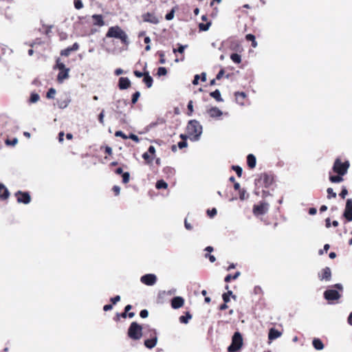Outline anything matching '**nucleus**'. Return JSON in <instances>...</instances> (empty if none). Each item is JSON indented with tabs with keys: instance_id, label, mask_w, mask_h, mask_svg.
Masks as SVG:
<instances>
[{
	"instance_id": "f257e3e1",
	"label": "nucleus",
	"mask_w": 352,
	"mask_h": 352,
	"mask_svg": "<svg viewBox=\"0 0 352 352\" xmlns=\"http://www.w3.org/2000/svg\"><path fill=\"white\" fill-rule=\"evenodd\" d=\"M186 131L190 140L198 141L202 134L203 127L197 120H191L188 122Z\"/></svg>"
},
{
	"instance_id": "f03ea898",
	"label": "nucleus",
	"mask_w": 352,
	"mask_h": 352,
	"mask_svg": "<svg viewBox=\"0 0 352 352\" xmlns=\"http://www.w3.org/2000/svg\"><path fill=\"white\" fill-rule=\"evenodd\" d=\"M107 37L119 38L124 43H128L127 34L118 25L111 27L107 34Z\"/></svg>"
},
{
	"instance_id": "7ed1b4c3",
	"label": "nucleus",
	"mask_w": 352,
	"mask_h": 352,
	"mask_svg": "<svg viewBox=\"0 0 352 352\" xmlns=\"http://www.w3.org/2000/svg\"><path fill=\"white\" fill-rule=\"evenodd\" d=\"M128 336L133 340H140L142 336V326L136 322H133L128 329Z\"/></svg>"
},
{
	"instance_id": "20e7f679",
	"label": "nucleus",
	"mask_w": 352,
	"mask_h": 352,
	"mask_svg": "<svg viewBox=\"0 0 352 352\" xmlns=\"http://www.w3.org/2000/svg\"><path fill=\"white\" fill-rule=\"evenodd\" d=\"M243 345V338L239 332H235L232 336V343L228 346V352H236Z\"/></svg>"
},
{
	"instance_id": "39448f33",
	"label": "nucleus",
	"mask_w": 352,
	"mask_h": 352,
	"mask_svg": "<svg viewBox=\"0 0 352 352\" xmlns=\"http://www.w3.org/2000/svg\"><path fill=\"white\" fill-rule=\"evenodd\" d=\"M349 167V162L346 161L344 162H342L341 160L338 158L336 160L333 170L335 173H338L340 175H344L347 173V170Z\"/></svg>"
},
{
	"instance_id": "423d86ee",
	"label": "nucleus",
	"mask_w": 352,
	"mask_h": 352,
	"mask_svg": "<svg viewBox=\"0 0 352 352\" xmlns=\"http://www.w3.org/2000/svg\"><path fill=\"white\" fill-rule=\"evenodd\" d=\"M15 196L19 203L28 204L31 201L30 195L27 192H21L19 190L15 193Z\"/></svg>"
},
{
	"instance_id": "0eeeda50",
	"label": "nucleus",
	"mask_w": 352,
	"mask_h": 352,
	"mask_svg": "<svg viewBox=\"0 0 352 352\" xmlns=\"http://www.w3.org/2000/svg\"><path fill=\"white\" fill-rule=\"evenodd\" d=\"M141 282L146 285L152 286L155 284L157 280V277L153 274H148L144 275L140 278Z\"/></svg>"
},
{
	"instance_id": "6e6552de",
	"label": "nucleus",
	"mask_w": 352,
	"mask_h": 352,
	"mask_svg": "<svg viewBox=\"0 0 352 352\" xmlns=\"http://www.w3.org/2000/svg\"><path fill=\"white\" fill-rule=\"evenodd\" d=\"M269 205L267 203H261L260 205L254 206L253 212L255 215L265 214L268 210Z\"/></svg>"
},
{
	"instance_id": "1a4fd4ad",
	"label": "nucleus",
	"mask_w": 352,
	"mask_h": 352,
	"mask_svg": "<svg viewBox=\"0 0 352 352\" xmlns=\"http://www.w3.org/2000/svg\"><path fill=\"white\" fill-rule=\"evenodd\" d=\"M343 215L346 219V220L348 221H352V199H347Z\"/></svg>"
},
{
	"instance_id": "9d476101",
	"label": "nucleus",
	"mask_w": 352,
	"mask_h": 352,
	"mask_svg": "<svg viewBox=\"0 0 352 352\" xmlns=\"http://www.w3.org/2000/svg\"><path fill=\"white\" fill-rule=\"evenodd\" d=\"M324 296L327 300H338L340 298V294L337 290L327 289L324 293Z\"/></svg>"
},
{
	"instance_id": "9b49d317",
	"label": "nucleus",
	"mask_w": 352,
	"mask_h": 352,
	"mask_svg": "<svg viewBox=\"0 0 352 352\" xmlns=\"http://www.w3.org/2000/svg\"><path fill=\"white\" fill-rule=\"evenodd\" d=\"M207 113L212 118H219L223 113L219 108L216 107L208 109Z\"/></svg>"
},
{
	"instance_id": "f8f14e48",
	"label": "nucleus",
	"mask_w": 352,
	"mask_h": 352,
	"mask_svg": "<svg viewBox=\"0 0 352 352\" xmlns=\"http://www.w3.org/2000/svg\"><path fill=\"white\" fill-rule=\"evenodd\" d=\"M318 275L321 280H325L329 281L331 280V269L329 267H326L322 270L321 273H319Z\"/></svg>"
},
{
	"instance_id": "ddd939ff",
	"label": "nucleus",
	"mask_w": 352,
	"mask_h": 352,
	"mask_svg": "<svg viewBox=\"0 0 352 352\" xmlns=\"http://www.w3.org/2000/svg\"><path fill=\"white\" fill-rule=\"evenodd\" d=\"M184 304V300L180 296L174 297L171 300V306L173 309H179Z\"/></svg>"
},
{
	"instance_id": "4468645a",
	"label": "nucleus",
	"mask_w": 352,
	"mask_h": 352,
	"mask_svg": "<svg viewBox=\"0 0 352 352\" xmlns=\"http://www.w3.org/2000/svg\"><path fill=\"white\" fill-rule=\"evenodd\" d=\"M10 196V192L5 185L0 183V199L6 200Z\"/></svg>"
},
{
	"instance_id": "2eb2a0df",
	"label": "nucleus",
	"mask_w": 352,
	"mask_h": 352,
	"mask_svg": "<svg viewBox=\"0 0 352 352\" xmlns=\"http://www.w3.org/2000/svg\"><path fill=\"white\" fill-rule=\"evenodd\" d=\"M69 69L60 70L58 74L57 80L58 82L62 83L65 79L69 78Z\"/></svg>"
},
{
	"instance_id": "dca6fc26",
	"label": "nucleus",
	"mask_w": 352,
	"mask_h": 352,
	"mask_svg": "<svg viewBox=\"0 0 352 352\" xmlns=\"http://www.w3.org/2000/svg\"><path fill=\"white\" fill-rule=\"evenodd\" d=\"M131 85V82L128 78L121 77L119 79V88L120 89H126Z\"/></svg>"
},
{
	"instance_id": "f3484780",
	"label": "nucleus",
	"mask_w": 352,
	"mask_h": 352,
	"mask_svg": "<svg viewBox=\"0 0 352 352\" xmlns=\"http://www.w3.org/2000/svg\"><path fill=\"white\" fill-rule=\"evenodd\" d=\"M78 48L79 45L77 43H75L72 47H67V49L63 50L60 54L62 56H68L71 52L76 51L78 50Z\"/></svg>"
},
{
	"instance_id": "a211bd4d",
	"label": "nucleus",
	"mask_w": 352,
	"mask_h": 352,
	"mask_svg": "<svg viewBox=\"0 0 352 352\" xmlns=\"http://www.w3.org/2000/svg\"><path fill=\"white\" fill-rule=\"evenodd\" d=\"M157 342V336H155L154 338L151 339H147L144 341V345L148 349H153L155 346Z\"/></svg>"
},
{
	"instance_id": "6ab92c4d",
	"label": "nucleus",
	"mask_w": 352,
	"mask_h": 352,
	"mask_svg": "<svg viewBox=\"0 0 352 352\" xmlns=\"http://www.w3.org/2000/svg\"><path fill=\"white\" fill-rule=\"evenodd\" d=\"M92 19L94 20V25L98 26H103L104 25V22L103 21L102 15L94 14L92 16Z\"/></svg>"
},
{
	"instance_id": "aec40b11",
	"label": "nucleus",
	"mask_w": 352,
	"mask_h": 352,
	"mask_svg": "<svg viewBox=\"0 0 352 352\" xmlns=\"http://www.w3.org/2000/svg\"><path fill=\"white\" fill-rule=\"evenodd\" d=\"M247 162L250 168H253L256 166V160L253 154H249L248 155Z\"/></svg>"
},
{
	"instance_id": "412c9836",
	"label": "nucleus",
	"mask_w": 352,
	"mask_h": 352,
	"mask_svg": "<svg viewBox=\"0 0 352 352\" xmlns=\"http://www.w3.org/2000/svg\"><path fill=\"white\" fill-rule=\"evenodd\" d=\"M144 21L150 22L153 24H156L158 23V19H157V17L149 13H147L144 16Z\"/></svg>"
},
{
	"instance_id": "4be33fe9",
	"label": "nucleus",
	"mask_w": 352,
	"mask_h": 352,
	"mask_svg": "<svg viewBox=\"0 0 352 352\" xmlns=\"http://www.w3.org/2000/svg\"><path fill=\"white\" fill-rule=\"evenodd\" d=\"M281 333L274 329H271L268 334V338L271 340L280 337Z\"/></svg>"
},
{
	"instance_id": "5701e85b",
	"label": "nucleus",
	"mask_w": 352,
	"mask_h": 352,
	"mask_svg": "<svg viewBox=\"0 0 352 352\" xmlns=\"http://www.w3.org/2000/svg\"><path fill=\"white\" fill-rule=\"evenodd\" d=\"M144 82L146 85V86L150 88L153 85V78L149 75L148 72L144 73V76L143 79Z\"/></svg>"
},
{
	"instance_id": "b1692460",
	"label": "nucleus",
	"mask_w": 352,
	"mask_h": 352,
	"mask_svg": "<svg viewBox=\"0 0 352 352\" xmlns=\"http://www.w3.org/2000/svg\"><path fill=\"white\" fill-rule=\"evenodd\" d=\"M210 96L213 98L214 99H215L218 102H223V98H221V92L219 89H216L215 91L211 92L210 94Z\"/></svg>"
},
{
	"instance_id": "393cba45",
	"label": "nucleus",
	"mask_w": 352,
	"mask_h": 352,
	"mask_svg": "<svg viewBox=\"0 0 352 352\" xmlns=\"http://www.w3.org/2000/svg\"><path fill=\"white\" fill-rule=\"evenodd\" d=\"M313 346L316 350H322L324 348V344L322 341L318 338H315L313 340Z\"/></svg>"
},
{
	"instance_id": "a878e982",
	"label": "nucleus",
	"mask_w": 352,
	"mask_h": 352,
	"mask_svg": "<svg viewBox=\"0 0 352 352\" xmlns=\"http://www.w3.org/2000/svg\"><path fill=\"white\" fill-rule=\"evenodd\" d=\"M191 318L192 316L188 312H187L185 316H180L179 320L180 322L187 324L188 322V320L191 319Z\"/></svg>"
},
{
	"instance_id": "bb28decb",
	"label": "nucleus",
	"mask_w": 352,
	"mask_h": 352,
	"mask_svg": "<svg viewBox=\"0 0 352 352\" xmlns=\"http://www.w3.org/2000/svg\"><path fill=\"white\" fill-rule=\"evenodd\" d=\"M231 60L235 63H240L241 62V56L238 54H232L230 56Z\"/></svg>"
},
{
	"instance_id": "cd10ccee",
	"label": "nucleus",
	"mask_w": 352,
	"mask_h": 352,
	"mask_svg": "<svg viewBox=\"0 0 352 352\" xmlns=\"http://www.w3.org/2000/svg\"><path fill=\"white\" fill-rule=\"evenodd\" d=\"M155 186L157 189H161V188L166 189L168 187V184L164 180H159L157 182Z\"/></svg>"
},
{
	"instance_id": "c85d7f7f",
	"label": "nucleus",
	"mask_w": 352,
	"mask_h": 352,
	"mask_svg": "<svg viewBox=\"0 0 352 352\" xmlns=\"http://www.w3.org/2000/svg\"><path fill=\"white\" fill-rule=\"evenodd\" d=\"M40 99V96L36 93H32L30 98V102L31 103H36Z\"/></svg>"
},
{
	"instance_id": "c756f323",
	"label": "nucleus",
	"mask_w": 352,
	"mask_h": 352,
	"mask_svg": "<svg viewBox=\"0 0 352 352\" xmlns=\"http://www.w3.org/2000/svg\"><path fill=\"white\" fill-rule=\"evenodd\" d=\"M342 175L331 176L329 179L333 183H340L343 180Z\"/></svg>"
},
{
	"instance_id": "7c9ffc66",
	"label": "nucleus",
	"mask_w": 352,
	"mask_h": 352,
	"mask_svg": "<svg viewBox=\"0 0 352 352\" xmlns=\"http://www.w3.org/2000/svg\"><path fill=\"white\" fill-rule=\"evenodd\" d=\"M211 25V23L208 22L207 23H200L199 25V30L201 31H207L209 30L210 27Z\"/></svg>"
},
{
	"instance_id": "2f4dec72",
	"label": "nucleus",
	"mask_w": 352,
	"mask_h": 352,
	"mask_svg": "<svg viewBox=\"0 0 352 352\" xmlns=\"http://www.w3.org/2000/svg\"><path fill=\"white\" fill-rule=\"evenodd\" d=\"M56 93V89H54V88H50V89L48 90V91H47V93L46 96H47V98H49V99H52V98H54V96H55Z\"/></svg>"
},
{
	"instance_id": "473e14b6",
	"label": "nucleus",
	"mask_w": 352,
	"mask_h": 352,
	"mask_svg": "<svg viewBox=\"0 0 352 352\" xmlns=\"http://www.w3.org/2000/svg\"><path fill=\"white\" fill-rule=\"evenodd\" d=\"M239 276H240V272H236L234 276H231V275L229 274V275L226 276L225 281L226 282H229L231 279H236Z\"/></svg>"
},
{
	"instance_id": "72a5a7b5",
	"label": "nucleus",
	"mask_w": 352,
	"mask_h": 352,
	"mask_svg": "<svg viewBox=\"0 0 352 352\" xmlns=\"http://www.w3.org/2000/svg\"><path fill=\"white\" fill-rule=\"evenodd\" d=\"M74 7L77 10H80L83 8V3L81 0H74Z\"/></svg>"
},
{
	"instance_id": "f704fd0d",
	"label": "nucleus",
	"mask_w": 352,
	"mask_h": 352,
	"mask_svg": "<svg viewBox=\"0 0 352 352\" xmlns=\"http://www.w3.org/2000/svg\"><path fill=\"white\" fill-rule=\"evenodd\" d=\"M167 74V70L165 67H159L157 69V75L161 76H165Z\"/></svg>"
},
{
	"instance_id": "c9c22d12",
	"label": "nucleus",
	"mask_w": 352,
	"mask_h": 352,
	"mask_svg": "<svg viewBox=\"0 0 352 352\" xmlns=\"http://www.w3.org/2000/svg\"><path fill=\"white\" fill-rule=\"evenodd\" d=\"M233 170L236 172V175L239 177H241L242 175V168L239 166H232Z\"/></svg>"
},
{
	"instance_id": "e433bc0d",
	"label": "nucleus",
	"mask_w": 352,
	"mask_h": 352,
	"mask_svg": "<svg viewBox=\"0 0 352 352\" xmlns=\"http://www.w3.org/2000/svg\"><path fill=\"white\" fill-rule=\"evenodd\" d=\"M232 294V292L231 291H229L228 293H225L223 294V301L227 303L230 301V296Z\"/></svg>"
},
{
	"instance_id": "4c0bfd02",
	"label": "nucleus",
	"mask_w": 352,
	"mask_h": 352,
	"mask_svg": "<svg viewBox=\"0 0 352 352\" xmlns=\"http://www.w3.org/2000/svg\"><path fill=\"white\" fill-rule=\"evenodd\" d=\"M140 96V93L139 91H136L135 93H134L132 96V100H131V102L133 104H135L137 102L139 97Z\"/></svg>"
},
{
	"instance_id": "58836bf2",
	"label": "nucleus",
	"mask_w": 352,
	"mask_h": 352,
	"mask_svg": "<svg viewBox=\"0 0 352 352\" xmlns=\"http://www.w3.org/2000/svg\"><path fill=\"white\" fill-rule=\"evenodd\" d=\"M130 179V175L129 173L126 172L122 174V182L124 184H126L129 182Z\"/></svg>"
},
{
	"instance_id": "ea45409f",
	"label": "nucleus",
	"mask_w": 352,
	"mask_h": 352,
	"mask_svg": "<svg viewBox=\"0 0 352 352\" xmlns=\"http://www.w3.org/2000/svg\"><path fill=\"white\" fill-rule=\"evenodd\" d=\"M188 109L189 111V113H188V116H191L192 113H193L194 111V109H193V102L192 100H190L188 102Z\"/></svg>"
},
{
	"instance_id": "a19ab883",
	"label": "nucleus",
	"mask_w": 352,
	"mask_h": 352,
	"mask_svg": "<svg viewBox=\"0 0 352 352\" xmlns=\"http://www.w3.org/2000/svg\"><path fill=\"white\" fill-rule=\"evenodd\" d=\"M59 70H63L66 69L65 65L64 63L60 62L59 60H57L56 61V66Z\"/></svg>"
},
{
	"instance_id": "79ce46f5",
	"label": "nucleus",
	"mask_w": 352,
	"mask_h": 352,
	"mask_svg": "<svg viewBox=\"0 0 352 352\" xmlns=\"http://www.w3.org/2000/svg\"><path fill=\"white\" fill-rule=\"evenodd\" d=\"M104 111L102 110L100 113L98 115V120H99V122L100 123H101L102 125H104Z\"/></svg>"
},
{
	"instance_id": "37998d69",
	"label": "nucleus",
	"mask_w": 352,
	"mask_h": 352,
	"mask_svg": "<svg viewBox=\"0 0 352 352\" xmlns=\"http://www.w3.org/2000/svg\"><path fill=\"white\" fill-rule=\"evenodd\" d=\"M187 47V45H179V47H178V49H173V52L174 53H176L177 52L180 53V54H182L185 50V48Z\"/></svg>"
},
{
	"instance_id": "c03bdc74",
	"label": "nucleus",
	"mask_w": 352,
	"mask_h": 352,
	"mask_svg": "<svg viewBox=\"0 0 352 352\" xmlns=\"http://www.w3.org/2000/svg\"><path fill=\"white\" fill-rule=\"evenodd\" d=\"M327 193H328V198L330 199L331 197H336V193L333 192V189L331 188H327Z\"/></svg>"
},
{
	"instance_id": "a18cd8bd",
	"label": "nucleus",
	"mask_w": 352,
	"mask_h": 352,
	"mask_svg": "<svg viewBox=\"0 0 352 352\" xmlns=\"http://www.w3.org/2000/svg\"><path fill=\"white\" fill-rule=\"evenodd\" d=\"M115 135H116V137H121V138H123V139H124V140H126V139H127V138H128V136H127V135H125L122 131H116V133H115Z\"/></svg>"
},
{
	"instance_id": "49530a36",
	"label": "nucleus",
	"mask_w": 352,
	"mask_h": 352,
	"mask_svg": "<svg viewBox=\"0 0 352 352\" xmlns=\"http://www.w3.org/2000/svg\"><path fill=\"white\" fill-rule=\"evenodd\" d=\"M207 212L210 217H213L217 214V211L216 208H212V210H208Z\"/></svg>"
},
{
	"instance_id": "de8ad7c7",
	"label": "nucleus",
	"mask_w": 352,
	"mask_h": 352,
	"mask_svg": "<svg viewBox=\"0 0 352 352\" xmlns=\"http://www.w3.org/2000/svg\"><path fill=\"white\" fill-rule=\"evenodd\" d=\"M165 18L168 21L172 20L174 18V10H172L170 12H168L166 15Z\"/></svg>"
},
{
	"instance_id": "09e8293b",
	"label": "nucleus",
	"mask_w": 352,
	"mask_h": 352,
	"mask_svg": "<svg viewBox=\"0 0 352 352\" xmlns=\"http://www.w3.org/2000/svg\"><path fill=\"white\" fill-rule=\"evenodd\" d=\"M140 316L142 318H146L148 316V311L146 309H142L140 313Z\"/></svg>"
},
{
	"instance_id": "8fccbe9b",
	"label": "nucleus",
	"mask_w": 352,
	"mask_h": 352,
	"mask_svg": "<svg viewBox=\"0 0 352 352\" xmlns=\"http://www.w3.org/2000/svg\"><path fill=\"white\" fill-rule=\"evenodd\" d=\"M158 54L160 57V63L161 64H164L166 63V60L164 58V53L163 52H158Z\"/></svg>"
},
{
	"instance_id": "3c124183",
	"label": "nucleus",
	"mask_w": 352,
	"mask_h": 352,
	"mask_svg": "<svg viewBox=\"0 0 352 352\" xmlns=\"http://www.w3.org/2000/svg\"><path fill=\"white\" fill-rule=\"evenodd\" d=\"M248 198V195H246V191L245 190H242L240 192V199L241 200H245Z\"/></svg>"
},
{
	"instance_id": "603ef678",
	"label": "nucleus",
	"mask_w": 352,
	"mask_h": 352,
	"mask_svg": "<svg viewBox=\"0 0 352 352\" xmlns=\"http://www.w3.org/2000/svg\"><path fill=\"white\" fill-rule=\"evenodd\" d=\"M18 142V140L16 138L13 139L12 141L7 140L6 141V144L14 146Z\"/></svg>"
},
{
	"instance_id": "864d4df0",
	"label": "nucleus",
	"mask_w": 352,
	"mask_h": 352,
	"mask_svg": "<svg viewBox=\"0 0 352 352\" xmlns=\"http://www.w3.org/2000/svg\"><path fill=\"white\" fill-rule=\"evenodd\" d=\"M187 146H188V144L186 141H181L178 143V147L181 149L186 148Z\"/></svg>"
},
{
	"instance_id": "5fc2aeb1",
	"label": "nucleus",
	"mask_w": 352,
	"mask_h": 352,
	"mask_svg": "<svg viewBox=\"0 0 352 352\" xmlns=\"http://www.w3.org/2000/svg\"><path fill=\"white\" fill-rule=\"evenodd\" d=\"M128 138H130L136 142H138L140 140L139 138L136 135L133 134V133L130 134L129 136L128 137Z\"/></svg>"
},
{
	"instance_id": "6e6d98bb",
	"label": "nucleus",
	"mask_w": 352,
	"mask_h": 352,
	"mask_svg": "<svg viewBox=\"0 0 352 352\" xmlns=\"http://www.w3.org/2000/svg\"><path fill=\"white\" fill-rule=\"evenodd\" d=\"M120 300V296H116L115 297L111 298V301L114 305L116 304Z\"/></svg>"
},
{
	"instance_id": "4d7b16f0",
	"label": "nucleus",
	"mask_w": 352,
	"mask_h": 352,
	"mask_svg": "<svg viewBox=\"0 0 352 352\" xmlns=\"http://www.w3.org/2000/svg\"><path fill=\"white\" fill-rule=\"evenodd\" d=\"M245 38H246V39L248 41H250L252 42H254L255 36L253 34H248L246 35Z\"/></svg>"
},
{
	"instance_id": "13d9d810",
	"label": "nucleus",
	"mask_w": 352,
	"mask_h": 352,
	"mask_svg": "<svg viewBox=\"0 0 352 352\" xmlns=\"http://www.w3.org/2000/svg\"><path fill=\"white\" fill-rule=\"evenodd\" d=\"M223 75H224V70L222 69L217 74V75L216 76V79L220 80L223 77Z\"/></svg>"
},
{
	"instance_id": "bf43d9fd",
	"label": "nucleus",
	"mask_w": 352,
	"mask_h": 352,
	"mask_svg": "<svg viewBox=\"0 0 352 352\" xmlns=\"http://www.w3.org/2000/svg\"><path fill=\"white\" fill-rule=\"evenodd\" d=\"M330 246L329 244H325L324 245V248H323V250H320L319 251V254H322L324 252H327L328 251V250L329 249Z\"/></svg>"
},
{
	"instance_id": "052dcab7",
	"label": "nucleus",
	"mask_w": 352,
	"mask_h": 352,
	"mask_svg": "<svg viewBox=\"0 0 352 352\" xmlns=\"http://www.w3.org/2000/svg\"><path fill=\"white\" fill-rule=\"evenodd\" d=\"M348 191L346 188H343L340 194V197L342 198H345V197L347 195Z\"/></svg>"
},
{
	"instance_id": "680f3d73",
	"label": "nucleus",
	"mask_w": 352,
	"mask_h": 352,
	"mask_svg": "<svg viewBox=\"0 0 352 352\" xmlns=\"http://www.w3.org/2000/svg\"><path fill=\"white\" fill-rule=\"evenodd\" d=\"M113 190L116 193V195H118L120 192V188L118 186H114L113 188Z\"/></svg>"
},
{
	"instance_id": "e2e57ef3",
	"label": "nucleus",
	"mask_w": 352,
	"mask_h": 352,
	"mask_svg": "<svg viewBox=\"0 0 352 352\" xmlns=\"http://www.w3.org/2000/svg\"><path fill=\"white\" fill-rule=\"evenodd\" d=\"M64 132L60 131L58 134V141L59 142L62 143L64 140Z\"/></svg>"
},
{
	"instance_id": "0e129e2a",
	"label": "nucleus",
	"mask_w": 352,
	"mask_h": 352,
	"mask_svg": "<svg viewBox=\"0 0 352 352\" xmlns=\"http://www.w3.org/2000/svg\"><path fill=\"white\" fill-rule=\"evenodd\" d=\"M206 257L208 258L211 263H214L216 261V258L211 254H206Z\"/></svg>"
},
{
	"instance_id": "69168bd1",
	"label": "nucleus",
	"mask_w": 352,
	"mask_h": 352,
	"mask_svg": "<svg viewBox=\"0 0 352 352\" xmlns=\"http://www.w3.org/2000/svg\"><path fill=\"white\" fill-rule=\"evenodd\" d=\"M199 80V76L198 74L195 75L194 77V80H192V84L196 85H198Z\"/></svg>"
},
{
	"instance_id": "338daca9",
	"label": "nucleus",
	"mask_w": 352,
	"mask_h": 352,
	"mask_svg": "<svg viewBox=\"0 0 352 352\" xmlns=\"http://www.w3.org/2000/svg\"><path fill=\"white\" fill-rule=\"evenodd\" d=\"M134 74L138 78H141L142 76H144V73H142V72H139V71H134Z\"/></svg>"
},
{
	"instance_id": "774afa93",
	"label": "nucleus",
	"mask_w": 352,
	"mask_h": 352,
	"mask_svg": "<svg viewBox=\"0 0 352 352\" xmlns=\"http://www.w3.org/2000/svg\"><path fill=\"white\" fill-rule=\"evenodd\" d=\"M316 212H317V210H316V208H309V213L311 215H314V214H316Z\"/></svg>"
}]
</instances>
